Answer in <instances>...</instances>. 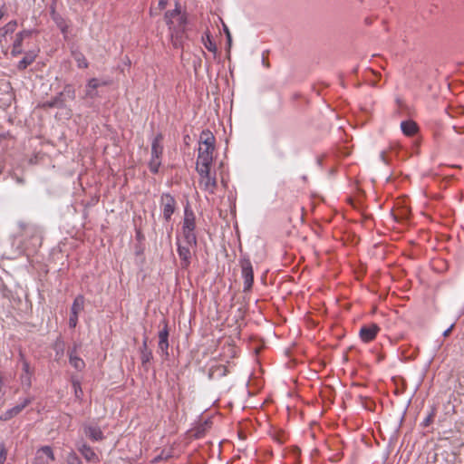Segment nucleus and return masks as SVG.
Listing matches in <instances>:
<instances>
[{
  "mask_svg": "<svg viewBox=\"0 0 464 464\" xmlns=\"http://www.w3.org/2000/svg\"><path fill=\"white\" fill-rule=\"evenodd\" d=\"M84 435L92 441H101L104 439L103 431L95 423H85L82 426Z\"/></svg>",
  "mask_w": 464,
  "mask_h": 464,
  "instance_id": "obj_13",
  "label": "nucleus"
},
{
  "mask_svg": "<svg viewBox=\"0 0 464 464\" xmlns=\"http://www.w3.org/2000/svg\"><path fill=\"white\" fill-rule=\"evenodd\" d=\"M159 351L166 358L169 356V329L168 324H165L164 327L159 332Z\"/></svg>",
  "mask_w": 464,
  "mask_h": 464,
  "instance_id": "obj_16",
  "label": "nucleus"
},
{
  "mask_svg": "<svg viewBox=\"0 0 464 464\" xmlns=\"http://www.w3.org/2000/svg\"><path fill=\"white\" fill-rule=\"evenodd\" d=\"M168 1L167 0H160L159 1V6L160 9H164L167 5Z\"/></svg>",
  "mask_w": 464,
  "mask_h": 464,
  "instance_id": "obj_34",
  "label": "nucleus"
},
{
  "mask_svg": "<svg viewBox=\"0 0 464 464\" xmlns=\"http://www.w3.org/2000/svg\"><path fill=\"white\" fill-rule=\"evenodd\" d=\"M454 327V324H452L448 329H446L444 332H443V336L444 337H447L450 335V334L451 333L452 329Z\"/></svg>",
  "mask_w": 464,
  "mask_h": 464,
  "instance_id": "obj_33",
  "label": "nucleus"
},
{
  "mask_svg": "<svg viewBox=\"0 0 464 464\" xmlns=\"http://www.w3.org/2000/svg\"><path fill=\"white\" fill-rule=\"evenodd\" d=\"M78 450L82 457L89 462L98 463L100 461L99 456L95 451L86 443H82L78 447Z\"/></svg>",
  "mask_w": 464,
  "mask_h": 464,
  "instance_id": "obj_18",
  "label": "nucleus"
},
{
  "mask_svg": "<svg viewBox=\"0 0 464 464\" xmlns=\"http://www.w3.org/2000/svg\"><path fill=\"white\" fill-rule=\"evenodd\" d=\"M262 62H263V63H264L266 66H268V64H266V62H265V57H264V56H263Z\"/></svg>",
  "mask_w": 464,
  "mask_h": 464,
  "instance_id": "obj_39",
  "label": "nucleus"
},
{
  "mask_svg": "<svg viewBox=\"0 0 464 464\" xmlns=\"http://www.w3.org/2000/svg\"><path fill=\"white\" fill-rule=\"evenodd\" d=\"M69 361L71 365L74 367L76 370H82L85 366L83 360L75 355L72 352L70 353Z\"/></svg>",
  "mask_w": 464,
  "mask_h": 464,
  "instance_id": "obj_24",
  "label": "nucleus"
},
{
  "mask_svg": "<svg viewBox=\"0 0 464 464\" xmlns=\"http://www.w3.org/2000/svg\"><path fill=\"white\" fill-rule=\"evenodd\" d=\"M162 135L158 134L151 143V158H160L163 153Z\"/></svg>",
  "mask_w": 464,
  "mask_h": 464,
  "instance_id": "obj_19",
  "label": "nucleus"
},
{
  "mask_svg": "<svg viewBox=\"0 0 464 464\" xmlns=\"http://www.w3.org/2000/svg\"><path fill=\"white\" fill-rule=\"evenodd\" d=\"M37 56V53L34 51L27 52L24 57L18 63V69L24 70L28 65L34 63Z\"/></svg>",
  "mask_w": 464,
  "mask_h": 464,
  "instance_id": "obj_22",
  "label": "nucleus"
},
{
  "mask_svg": "<svg viewBox=\"0 0 464 464\" xmlns=\"http://www.w3.org/2000/svg\"><path fill=\"white\" fill-rule=\"evenodd\" d=\"M140 351H141V350H149V348H148V344H147V338H145V339L143 340L142 345H141V347H140Z\"/></svg>",
  "mask_w": 464,
  "mask_h": 464,
  "instance_id": "obj_36",
  "label": "nucleus"
},
{
  "mask_svg": "<svg viewBox=\"0 0 464 464\" xmlns=\"http://www.w3.org/2000/svg\"><path fill=\"white\" fill-rule=\"evenodd\" d=\"M152 359V353L150 350H141L140 361L141 364L145 366Z\"/></svg>",
  "mask_w": 464,
  "mask_h": 464,
  "instance_id": "obj_27",
  "label": "nucleus"
},
{
  "mask_svg": "<svg viewBox=\"0 0 464 464\" xmlns=\"http://www.w3.org/2000/svg\"><path fill=\"white\" fill-rule=\"evenodd\" d=\"M17 27L16 20L8 22L4 26L0 27V45L3 47L5 44H7L6 37L12 34Z\"/></svg>",
  "mask_w": 464,
  "mask_h": 464,
  "instance_id": "obj_17",
  "label": "nucleus"
},
{
  "mask_svg": "<svg viewBox=\"0 0 464 464\" xmlns=\"http://www.w3.org/2000/svg\"><path fill=\"white\" fill-rule=\"evenodd\" d=\"M31 402H32L31 398L24 399L19 404L14 406L13 408L3 412L2 415L0 416V420H5V421L11 420L12 418L18 415Z\"/></svg>",
  "mask_w": 464,
  "mask_h": 464,
  "instance_id": "obj_15",
  "label": "nucleus"
},
{
  "mask_svg": "<svg viewBox=\"0 0 464 464\" xmlns=\"http://www.w3.org/2000/svg\"><path fill=\"white\" fill-rule=\"evenodd\" d=\"M160 165H161L160 158H151L149 162L150 170L154 174L158 173Z\"/></svg>",
  "mask_w": 464,
  "mask_h": 464,
  "instance_id": "obj_26",
  "label": "nucleus"
},
{
  "mask_svg": "<svg viewBox=\"0 0 464 464\" xmlns=\"http://www.w3.org/2000/svg\"><path fill=\"white\" fill-rule=\"evenodd\" d=\"M72 386H73V389H74V393H75L76 398L80 399L82 394V390L81 388L80 382H72Z\"/></svg>",
  "mask_w": 464,
  "mask_h": 464,
  "instance_id": "obj_30",
  "label": "nucleus"
},
{
  "mask_svg": "<svg viewBox=\"0 0 464 464\" xmlns=\"http://www.w3.org/2000/svg\"><path fill=\"white\" fill-rule=\"evenodd\" d=\"M34 33V30H22L18 32L14 38V42L12 44V51L11 53L13 56H17L23 53V43L24 40L30 38L32 34Z\"/></svg>",
  "mask_w": 464,
  "mask_h": 464,
  "instance_id": "obj_8",
  "label": "nucleus"
},
{
  "mask_svg": "<svg viewBox=\"0 0 464 464\" xmlns=\"http://www.w3.org/2000/svg\"><path fill=\"white\" fill-rule=\"evenodd\" d=\"M196 170L199 175L198 184L200 188L209 194H215L218 188L216 173H211L210 168H200L196 169Z\"/></svg>",
  "mask_w": 464,
  "mask_h": 464,
  "instance_id": "obj_5",
  "label": "nucleus"
},
{
  "mask_svg": "<svg viewBox=\"0 0 464 464\" xmlns=\"http://www.w3.org/2000/svg\"><path fill=\"white\" fill-rule=\"evenodd\" d=\"M401 130L406 136H413L418 131L417 123L411 120L403 121L401 123Z\"/></svg>",
  "mask_w": 464,
  "mask_h": 464,
  "instance_id": "obj_21",
  "label": "nucleus"
},
{
  "mask_svg": "<svg viewBox=\"0 0 464 464\" xmlns=\"http://www.w3.org/2000/svg\"><path fill=\"white\" fill-rule=\"evenodd\" d=\"M83 307L84 297L82 295L76 296L71 307V314L69 318V326L71 328L76 327L78 324V315L83 310Z\"/></svg>",
  "mask_w": 464,
  "mask_h": 464,
  "instance_id": "obj_11",
  "label": "nucleus"
},
{
  "mask_svg": "<svg viewBox=\"0 0 464 464\" xmlns=\"http://www.w3.org/2000/svg\"><path fill=\"white\" fill-rule=\"evenodd\" d=\"M224 26V32L226 34V36L227 38V44H228V47L231 46V43H232V38H231V34L227 28V26L226 24H223Z\"/></svg>",
  "mask_w": 464,
  "mask_h": 464,
  "instance_id": "obj_31",
  "label": "nucleus"
},
{
  "mask_svg": "<svg viewBox=\"0 0 464 464\" xmlns=\"http://www.w3.org/2000/svg\"><path fill=\"white\" fill-rule=\"evenodd\" d=\"M195 229L196 216L189 206H187L184 209V218L181 227L182 238L188 239V243H194L195 239H197Z\"/></svg>",
  "mask_w": 464,
  "mask_h": 464,
  "instance_id": "obj_3",
  "label": "nucleus"
},
{
  "mask_svg": "<svg viewBox=\"0 0 464 464\" xmlns=\"http://www.w3.org/2000/svg\"><path fill=\"white\" fill-rule=\"evenodd\" d=\"M165 21L169 25L172 45L175 48L181 47L185 39L188 21L185 14L181 13L179 3H176L174 10L165 14Z\"/></svg>",
  "mask_w": 464,
  "mask_h": 464,
  "instance_id": "obj_1",
  "label": "nucleus"
},
{
  "mask_svg": "<svg viewBox=\"0 0 464 464\" xmlns=\"http://www.w3.org/2000/svg\"><path fill=\"white\" fill-rule=\"evenodd\" d=\"M72 56L74 58L75 62L77 63V66L79 68H87L88 67V62H87L85 56L82 53L73 52Z\"/></svg>",
  "mask_w": 464,
  "mask_h": 464,
  "instance_id": "obj_25",
  "label": "nucleus"
},
{
  "mask_svg": "<svg viewBox=\"0 0 464 464\" xmlns=\"http://www.w3.org/2000/svg\"><path fill=\"white\" fill-rule=\"evenodd\" d=\"M7 459V449L5 443L0 442V464H5Z\"/></svg>",
  "mask_w": 464,
  "mask_h": 464,
  "instance_id": "obj_28",
  "label": "nucleus"
},
{
  "mask_svg": "<svg viewBox=\"0 0 464 464\" xmlns=\"http://www.w3.org/2000/svg\"><path fill=\"white\" fill-rule=\"evenodd\" d=\"M3 386H4V377H3L2 373H0V400L5 395V391L3 389Z\"/></svg>",
  "mask_w": 464,
  "mask_h": 464,
  "instance_id": "obj_32",
  "label": "nucleus"
},
{
  "mask_svg": "<svg viewBox=\"0 0 464 464\" xmlns=\"http://www.w3.org/2000/svg\"><path fill=\"white\" fill-rule=\"evenodd\" d=\"M161 208L164 219L169 221L176 209L175 198L170 194H163L161 196Z\"/></svg>",
  "mask_w": 464,
  "mask_h": 464,
  "instance_id": "obj_12",
  "label": "nucleus"
},
{
  "mask_svg": "<svg viewBox=\"0 0 464 464\" xmlns=\"http://www.w3.org/2000/svg\"><path fill=\"white\" fill-rule=\"evenodd\" d=\"M4 14H5L4 11L0 10V20L4 17Z\"/></svg>",
  "mask_w": 464,
  "mask_h": 464,
  "instance_id": "obj_38",
  "label": "nucleus"
},
{
  "mask_svg": "<svg viewBox=\"0 0 464 464\" xmlns=\"http://www.w3.org/2000/svg\"><path fill=\"white\" fill-rule=\"evenodd\" d=\"M242 277L244 279V291H249L254 282L253 267L248 258L240 259Z\"/></svg>",
  "mask_w": 464,
  "mask_h": 464,
  "instance_id": "obj_7",
  "label": "nucleus"
},
{
  "mask_svg": "<svg viewBox=\"0 0 464 464\" xmlns=\"http://www.w3.org/2000/svg\"><path fill=\"white\" fill-rule=\"evenodd\" d=\"M67 463L68 464H82V461L78 458V456L75 454V452L72 451L69 453L67 457Z\"/></svg>",
  "mask_w": 464,
  "mask_h": 464,
  "instance_id": "obj_29",
  "label": "nucleus"
},
{
  "mask_svg": "<svg viewBox=\"0 0 464 464\" xmlns=\"http://www.w3.org/2000/svg\"><path fill=\"white\" fill-rule=\"evenodd\" d=\"M20 361L22 362V372L20 374L21 385L25 389H29L32 385L34 370L22 353H20Z\"/></svg>",
  "mask_w": 464,
  "mask_h": 464,
  "instance_id": "obj_9",
  "label": "nucleus"
},
{
  "mask_svg": "<svg viewBox=\"0 0 464 464\" xmlns=\"http://www.w3.org/2000/svg\"><path fill=\"white\" fill-rule=\"evenodd\" d=\"M178 254L180 258V266L183 269H187L191 264L192 254L195 252L197 247V239L194 243H188V239L182 238L178 239Z\"/></svg>",
  "mask_w": 464,
  "mask_h": 464,
  "instance_id": "obj_4",
  "label": "nucleus"
},
{
  "mask_svg": "<svg viewBox=\"0 0 464 464\" xmlns=\"http://www.w3.org/2000/svg\"><path fill=\"white\" fill-rule=\"evenodd\" d=\"M380 327L376 324H369L363 325L359 332V336L363 343H370L375 339Z\"/></svg>",
  "mask_w": 464,
  "mask_h": 464,
  "instance_id": "obj_14",
  "label": "nucleus"
},
{
  "mask_svg": "<svg viewBox=\"0 0 464 464\" xmlns=\"http://www.w3.org/2000/svg\"><path fill=\"white\" fill-rule=\"evenodd\" d=\"M380 158H381V160H382L383 162H385V161H386V160H385V153H384L383 151H382V152H381V154H380Z\"/></svg>",
  "mask_w": 464,
  "mask_h": 464,
  "instance_id": "obj_37",
  "label": "nucleus"
},
{
  "mask_svg": "<svg viewBox=\"0 0 464 464\" xmlns=\"http://www.w3.org/2000/svg\"><path fill=\"white\" fill-rule=\"evenodd\" d=\"M215 141V136L210 130H205L200 133L196 169L211 168Z\"/></svg>",
  "mask_w": 464,
  "mask_h": 464,
  "instance_id": "obj_2",
  "label": "nucleus"
},
{
  "mask_svg": "<svg viewBox=\"0 0 464 464\" xmlns=\"http://www.w3.org/2000/svg\"><path fill=\"white\" fill-rule=\"evenodd\" d=\"M202 43L206 49L209 52L216 53H217V45L215 42L211 39L209 33H206L205 35L202 36Z\"/></svg>",
  "mask_w": 464,
  "mask_h": 464,
  "instance_id": "obj_23",
  "label": "nucleus"
},
{
  "mask_svg": "<svg viewBox=\"0 0 464 464\" xmlns=\"http://www.w3.org/2000/svg\"><path fill=\"white\" fill-rule=\"evenodd\" d=\"M106 82H101L96 78H92L88 81L86 84V96L90 98H94L97 95L96 89L101 85H106Z\"/></svg>",
  "mask_w": 464,
  "mask_h": 464,
  "instance_id": "obj_20",
  "label": "nucleus"
},
{
  "mask_svg": "<svg viewBox=\"0 0 464 464\" xmlns=\"http://www.w3.org/2000/svg\"><path fill=\"white\" fill-rule=\"evenodd\" d=\"M66 98L73 100L75 98V91L71 85H66L63 92L55 97L42 104L43 108H63L65 106Z\"/></svg>",
  "mask_w": 464,
  "mask_h": 464,
  "instance_id": "obj_6",
  "label": "nucleus"
},
{
  "mask_svg": "<svg viewBox=\"0 0 464 464\" xmlns=\"http://www.w3.org/2000/svg\"><path fill=\"white\" fill-rule=\"evenodd\" d=\"M431 421V416H428L424 420H423V426H429L430 423Z\"/></svg>",
  "mask_w": 464,
  "mask_h": 464,
  "instance_id": "obj_35",
  "label": "nucleus"
},
{
  "mask_svg": "<svg viewBox=\"0 0 464 464\" xmlns=\"http://www.w3.org/2000/svg\"><path fill=\"white\" fill-rule=\"evenodd\" d=\"M54 460L53 449L50 446H43L36 450L34 464H52Z\"/></svg>",
  "mask_w": 464,
  "mask_h": 464,
  "instance_id": "obj_10",
  "label": "nucleus"
}]
</instances>
